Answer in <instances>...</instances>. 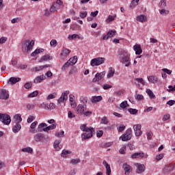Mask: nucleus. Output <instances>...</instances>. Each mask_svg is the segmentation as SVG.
I'll return each instance as SVG.
<instances>
[{"mask_svg":"<svg viewBox=\"0 0 175 175\" xmlns=\"http://www.w3.org/2000/svg\"><path fill=\"white\" fill-rule=\"evenodd\" d=\"M21 20V18L17 17V18L12 19L11 23L12 24H16V23H20Z\"/></svg>","mask_w":175,"mask_h":175,"instance_id":"6e6d98bb","label":"nucleus"},{"mask_svg":"<svg viewBox=\"0 0 175 175\" xmlns=\"http://www.w3.org/2000/svg\"><path fill=\"white\" fill-rule=\"evenodd\" d=\"M36 125H38V121H35L33 123H31L29 130L30 133H36V132H38V131H35Z\"/></svg>","mask_w":175,"mask_h":175,"instance_id":"412c9836","label":"nucleus"},{"mask_svg":"<svg viewBox=\"0 0 175 175\" xmlns=\"http://www.w3.org/2000/svg\"><path fill=\"white\" fill-rule=\"evenodd\" d=\"M135 81H136L135 82V84L137 88H140L139 84H142V85H145L146 84V82H144V79H143V78H135Z\"/></svg>","mask_w":175,"mask_h":175,"instance_id":"dca6fc26","label":"nucleus"},{"mask_svg":"<svg viewBox=\"0 0 175 175\" xmlns=\"http://www.w3.org/2000/svg\"><path fill=\"white\" fill-rule=\"evenodd\" d=\"M128 111L130 113V114L135 115V114H137L138 111L136 109L130 108L128 109Z\"/></svg>","mask_w":175,"mask_h":175,"instance_id":"603ef678","label":"nucleus"},{"mask_svg":"<svg viewBox=\"0 0 175 175\" xmlns=\"http://www.w3.org/2000/svg\"><path fill=\"white\" fill-rule=\"evenodd\" d=\"M88 14V12L87 11L81 12H79V17L81 18H85V17H87Z\"/></svg>","mask_w":175,"mask_h":175,"instance_id":"09e8293b","label":"nucleus"},{"mask_svg":"<svg viewBox=\"0 0 175 175\" xmlns=\"http://www.w3.org/2000/svg\"><path fill=\"white\" fill-rule=\"evenodd\" d=\"M146 94H148L150 99H155V94L150 89L146 90Z\"/></svg>","mask_w":175,"mask_h":175,"instance_id":"72a5a7b5","label":"nucleus"},{"mask_svg":"<svg viewBox=\"0 0 175 175\" xmlns=\"http://www.w3.org/2000/svg\"><path fill=\"white\" fill-rule=\"evenodd\" d=\"M13 120L16 124H20V122L23 121V118H21V114L18 113L15 115L13 118Z\"/></svg>","mask_w":175,"mask_h":175,"instance_id":"5701e85b","label":"nucleus"},{"mask_svg":"<svg viewBox=\"0 0 175 175\" xmlns=\"http://www.w3.org/2000/svg\"><path fill=\"white\" fill-rule=\"evenodd\" d=\"M144 98V96H143L142 94H139L136 93L135 95V98L137 100H142V99H143Z\"/></svg>","mask_w":175,"mask_h":175,"instance_id":"864d4df0","label":"nucleus"},{"mask_svg":"<svg viewBox=\"0 0 175 175\" xmlns=\"http://www.w3.org/2000/svg\"><path fill=\"white\" fill-rule=\"evenodd\" d=\"M72 151H69L66 149H64L61 153L62 158H68V155H70Z\"/></svg>","mask_w":175,"mask_h":175,"instance_id":"cd10ccee","label":"nucleus"},{"mask_svg":"<svg viewBox=\"0 0 175 175\" xmlns=\"http://www.w3.org/2000/svg\"><path fill=\"white\" fill-rule=\"evenodd\" d=\"M103 98L102 96H93L91 98L92 103H98V102H100Z\"/></svg>","mask_w":175,"mask_h":175,"instance_id":"a211bd4d","label":"nucleus"},{"mask_svg":"<svg viewBox=\"0 0 175 175\" xmlns=\"http://www.w3.org/2000/svg\"><path fill=\"white\" fill-rule=\"evenodd\" d=\"M21 81V78L20 77H10L8 81V83L13 85L14 84H16V83H18V81Z\"/></svg>","mask_w":175,"mask_h":175,"instance_id":"f3484780","label":"nucleus"},{"mask_svg":"<svg viewBox=\"0 0 175 175\" xmlns=\"http://www.w3.org/2000/svg\"><path fill=\"white\" fill-rule=\"evenodd\" d=\"M120 106L122 109H125L126 107H129V105H128V101H126V100H124L122 103H121Z\"/></svg>","mask_w":175,"mask_h":175,"instance_id":"a18cd8bd","label":"nucleus"},{"mask_svg":"<svg viewBox=\"0 0 175 175\" xmlns=\"http://www.w3.org/2000/svg\"><path fill=\"white\" fill-rule=\"evenodd\" d=\"M137 21H139V23H145L147 21V17L143 14L137 16L136 18Z\"/></svg>","mask_w":175,"mask_h":175,"instance_id":"c756f323","label":"nucleus"},{"mask_svg":"<svg viewBox=\"0 0 175 175\" xmlns=\"http://www.w3.org/2000/svg\"><path fill=\"white\" fill-rule=\"evenodd\" d=\"M7 41H8V38H6V37H1L0 38V44H3V43H6Z\"/></svg>","mask_w":175,"mask_h":175,"instance_id":"052dcab7","label":"nucleus"},{"mask_svg":"<svg viewBox=\"0 0 175 175\" xmlns=\"http://www.w3.org/2000/svg\"><path fill=\"white\" fill-rule=\"evenodd\" d=\"M96 136H97V137H102V136H103V131H102V130L97 131Z\"/></svg>","mask_w":175,"mask_h":175,"instance_id":"0e129e2a","label":"nucleus"},{"mask_svg":"<svg viewBox=\"0 0 175 175\" xmlns=\"http://www.w3.org/2000/svg\"><path fill=\"white\" fill-rule=\"evenodd\" d=\"M68 95H69V91L62 93L60 98L57 100V105L64 103V102L68 100Z\"/></svg>","mask_w":175,"mask_h":175,"instance_id":"1a4fd4ad","label":"nucleus"},{"mask_svg":"<svg viewBox=\"0 0 175 175\" xmlns=\"http://www.w3.org/2000/svg\"><path fill=\"white\" fill-rule=\"evenodd\" d=\"M100 124H104L105 125H107L109 124V120L107 117L104 116L101 118Z\"/></svg>","mask_w":175,"mask_h":175,"instance_id":"37998d69","label":"nucleus"},{"mask_svg":"<svg viewBox=\"0 0 175 175\" xmlns=\"http://www.w3.org/2000/svg\"><path fill=\"white\" fill-rule=\"evenodd\" d=\"M60 144H61V141H59L58 139H57L54 142L53 147L56 150V151H59V150H61L62 148V146H59Z\"/></svg>","mask_w":175,"mask_h":175,"instance_id":"4be33fe9","label":"nucleus"},{"mask_svg":"<svg viewBox=\"0 0 175 175\" xmlns=\"http://www.w3.org/2000/svg\"><path fill=\"white\" fill-rule=\"evenodd\" d=\"M114 73H116V70L113 68L110 67L109 72L107 75V79H110V78L113 77V76H114Z\"/></svg>","mask_w":175,"mask_h":175,"instance_id":"7c9ffc66","label":"nucleus"},{"mask_svg":"<svg viewBox=\"0 0 175 175\" xmlns=\"http://www.w3.org/2000/svg\"><path fill=\"white\" fill-rule=\"evenodd\" d=\"M117 17V15H109L108 16V18L106 19V23L109 24V23H111V21H114V19Z\"/></svg>","mask_w":175,"mask_h":175,"instance_id":"c9c22d12","label":"nucleus"},{"mask_svg":"<svg viewBox=\"0 0 175 175\" xmlns=\"http://www.w3.org/2000/svg\"><path fill=\"white\" fill-rule=\"evenodd\" d=\"M44 51V49H36L33 53H31V57H36L37 54H40Z\"/></svg>","mask_w":175,"mask_h":175,"instance_id":"473e14b6","label":"nucleus"},{"mask_svg":"<svg viewBox=\"0 0 175 175\" xmlns=\"http://www.w3.org/2000/svg\"><path fill=\"white\" fill-rule=\"evenodd\" d=\"M0 121L4 125H9L12 122V118L8 113H0Z\"/></svg>","mask_w":175,"mask_h":175,"instance_id":"39448f33","label":"nucleus"},{"mask_svg":"<svg viewBox=\"0 0 175 175\" xmlns=\"http://www.w3.org/2000/svg\"><path fill=\"white\" fill-rule=\"evenodd\" d=\"M58 10V8L55 7V3H53L50 8L51 13H55Z\"/></svg>","mask_w":175,"mask_h":175,"instance_id":"c03bdc74","label":"nucleus"},{"mask_svg":"<svg viewBox=\"0 0 175 175\" xmlns=\"http://www.w3.org/2000/svg\"><path fill=\"white\" fill-rule=\"evenodd\" d=\"M68 62L70 63L71 66H73V65L77 63V56H74L70 58Z\"/></svg>","mask_w":175,"mask_h":175,"instance_id":"2f4dec72","label":"nucleus"},{"mask_svg":"<svg viewBox=\"0 0 175 175\" xmlns=\"http://www.w3.org/2000/svg\"><path fill=\"white\" fill-rule=\"evenodd\" d=\"M175 163H170L165 165V167L163 170V173L166 174L169 173V172H172L174 169Z\"/></svg>","mask_w":175,"mask_h":175,"instance_id":"f8f14e48","label":"nucleus"},{"mask_svg":"<svg viewBox=\"0 0 175 175\" xmlns=\"http://www.w3.org/2000/svg\"><path fill=\"white\" fill-rule=\"evenodd\" d=\"M55 96H57V93L51 94L48 96L47 99H55Z\"/></svg>","mask_w":175,"mask_h":175,"instance_id":"680f3d73","label":"nucleus"},{"mask_svg":"<svg viewBox=\"0 0 175 175\" xmlns=\"http://www.w3.org/2000/svg\"><path fill=\"white\" fill-rule=\"evenodd\" d=\"M35 45V40H32L30 41L29 40H26L23 42L21 44L22 51L23 53H27V54L31 53L32 49H33V46Z\"/></svg>","mask_w":175,"mask_h":175,"instance_id":"7ed1b4c3","label":"nucleus"},{"mask_svg":"<svg viewBox=\"0 0 175 175\" xmlns=\"http://www.w3.org/2000/svg\"><path fill=\"white\" fill-rule=\"evenodd\" d=\"M124 135H126V136H127L128 139H132V129H128Z\"/></svg>","mask_w":175,"mask_h":175,"instance_id":"e433bc0d","label":"nucleus"},{"mask_svg":"<svg viewBox=\"0 0 175 175\" xmlns=\"http://www.w3.org/2000/svg\"><path fill=\"white\" fill-rule=\"evenodd\" d=\"M118 55L121 64H123L126 67L131 66V59L128 51L124 49H119Z\"/></svg>","mask_w":175,"mask_h":175,"instance_id":"f03ea898","label":"nucleus"},{"mask_svg":"<svg viewBox=\"0 0 175 175\" xmlns=\"http://www.w3.org/2000/svg\"><path fill=\"white\" fill-rule=\"evenodd\" d=\"M69 66H71L69 62H67L64 64L61 68L62 70H66L69 68Z\"/></svg>","mask_w":175,"mask_h":175,"instance_id":"8fccbe9b","label":"nucleus"},{"mask_svg":"<svg viewBox=\"0 0 175 175\" xmlns=\"http://www.w3.org/2000/svg\"><path fill=\"white\" fill-rule=\"evenodd\" d=\"M133 50L135 51L136 55H140L142 53H143V50H142V46H140V44L134 45Z\"/></svg>","mask_w":175,"mask_h":175,"instance_id":"2eb2a0df","label":"nucleus"},{"mask_svg":"<svg viewBox=\"0 0 175 175\" xmlns=\"http://www.w3.org/2000/svg\"><path fill=\"white\" fill-rule=\"evenodd\" d=\"M148 155L144 152H135L131 155L132 159H136V158H147Z\"/></svg>","mask_w":175,"mask_h":175,"instance_id":"4468645a","label":"nucleus"},{"mask_svg":"<svg viewBox=\"0 0 175 175\" xmlns=\"http://www.w3.org/2000/svg\"><path fill=\"white\" fill-rule=\"evenodd\" d=\"M81 103H83L84 105L79 104L77 107V111L78 114H83L85 111V109H87V104L83 100L81 101Z\"/></svg>","mask_w":175,"mask_h":175,"instance_id":"9d476101","label":"nucleus"},{"mask_svg":"<svg viewBox=\"0 0 175 175\" xmlns=\"http://www.w3.org/2000/svg\"><path fill=\"white\" fill-rule=\"evenodd\" d=\"M0 99H3L4 100L9 99V93L4 89H1L0 91Z\"/></svg>","mask_w":175,"mask_h":175,"instance_id":"ddd939ff","label":"nucleus"},{"mask_svg":"<svg viewBox=\"0 0 175 175\" xmlns=\"http://www.w3.org/2000/svg\"><path fill=\"white\" fill-rule=\"evenodd\" d=\"M38 95H39V92L35 91V92L30 93L28 95V98H35V96H38Z\"/></svg>","mask_w":175,"mask_h":175,"instance_id":"de8ad7c7","label":"nucleus"},{"mask_svg":"<svg viewBox=\"0 0 175 175\" xmlns=\"http://www.w3.org/2000/svg\"><path fill=\"white\" fill-rule=\"evenodd\" d=\"M133 129L135 136L139 137L142 136L143 132H142V124H135L133 126Z\"/></svg>","mask_w":175,"mask_h":175,"instance_id":"9b49d317","label":"nucleus"},{"mask_svg":"<svg viewBox=\"0 0 175 175\" xmlns=\"http://www.w3.org/2000/svg\"><path fill=\"white\" fill-rule=\"evenodd\" d=\"M33 139L36 143H39L40 142H43L44 143H46V142H49V136H44V134L38 133L36 134L33 137Z\"/></svg>","mask_w":175,"mask_h":175,"instance_id":"20e7f679","label":"nucleus"},{"mask_svg":"<svg viewBox=\"0 0 175 175\" xmlns=\"http://www.w3.org/2000/svg\"><path fill=\"white\" fill-rule=\"evenodd\" d=\"M103 165H104L106 168L107 175L111 174V169L110 168L109 163H107V161H103Z\"/></svg>","mask_w":175,"mask_h":175,"instance_id":"b1692460","label":"nucleus"},{"mask_svg":"<svg viewBox=\"0 0 175 175\" xmlns=\"http://www.w3.org/2000/svg\"><path fill=\"white\" fill-rule=\"evenodd\" d=\"M159 13L162 16H167V14H169V13H170V11L166 10L165 9H162V10H159Z\"/></svg>","mask_w":175,"mask_h":175,"instance_id":"ea45409f","label":"nucleus"},{"mask_svg":"<svg viewBox=\"0 0 175 175\" xmlns=\"http://www.w3.org/2000/svg\"><path fill=\"white\" fill-rule=\"evenodd\" d=\"M136 166V173L137 174H142V173H144L146 170V165L144 164H141L139 163H137L135 164Z\"/></svg>","mask_w":175,"mask_h":175,"instance_id":"6e6552de","label":"nucleus"},{"mask_svg":"<svg viewBox=\"0 0 175 175\" xmlns=\"http://www.w3.org/2000/svg\"><path fill=\"white\" fill-rule=\"evenodd\" d=\"M123 169L125 172L124 174L125 175H129V173L131 172V165L124 163L123 164Z\"/></svg>","mask_w":175,"mask_h":175,"instance_id":"a878e982","label":"nucleus"},{"mask_svg":"<svg viewBox=\"0 0 175 175\" xmlns=\"http://www.w3.org/2000/svg\"><path fill=\"white\" fill-rule=\"evenodd\" d=\"M35 120V116H29V118H27V122L29 124Z\"/></svg>","mask_w":175,"mask_h":175,"instance_id":"774afa93","label":"nucleus"},{"mask_svg":"<svg viewBox=\"0 0 175 175\" xmlns=\"http://www.w3.org/2000/svg\"><path fill=\"white\" fill-rule=\"evenodd\" d=\"M105 61H106L105 57H96L91 60L90 65L91 66H99V65L105 64Z\"/></svg>","mask_w":175,"mask_h":175,"instance_id":"423d86ee","label":"nucleus"},{"mask_svg":"<svg viewBox=\"0 0 175 175\" xmlns=\"http://www.w3.org/2000/svg\"><path fill=\"white\" fill-rule=\"evenodd\" d=\"M140 0H133L131 1V3L130 4V8H131L132 9H133V8H135V6H137Z\"/></svg>","mask_w":175,"mask_h":175,"instance_id":"58836bf2","label":"nucleus"},{"mask_svg":"<svg viewBox=\"0 0 175 175\" xmlns=\"http://www.w3.org/2000/svg\"><path fill=\"white\" fill-rule=\"evenodd\" d=\"M21 130V124L20 123H16V124L12 128V132L14 133H18Z\"/></svg>","mask_w":175,"mask_h":175,"instance_id":"aec40b11","label":"nucleus"},{"mask_svg":"<svg viewBox=\"0 0 175 175\" xmlns=\"http://www.w3.org/2000/svg\"><path fill=\"white\" fill-rule=\"evenodd\" d=\"M126 150V146H123L119 150V152L122 154V155L125 154V151Z\"/></svg>","mask_w":175,"mask_h":175,"instance_id":"bf43d9fd","label":"nucleus"},{"mask_svg":"<svg viewBox=\"0 0 175 175\" xmlns=\"http://www.w3.org/2000/svg\"><path fill=\"white\" fill-rule=\"evenodd\" d=\"M83 116H84L85 117H90V116L92 115V111H84L83 113Z\"/></svg>","mask_w":175,"mask_h":175,"instance_id":"4d7b16f0","label":"nucleus"},{"mask_svg":"<svg viewBox=\"0 0 175 175\" xmlns=\"http://www.w3.org/2000/svg\"><path fill=\"white\" fill-rule=\"evenodd\" d=\"M159 5L160 6V8H166V0H164V1L161 0Z\"/></svg>","mask_w":175,"mask_h":175,"instance_id":"13d9d810","label":"nucleus"},{"mask_svg":"<svg viewBox=\"0 0 175 175\" xmlns=\"http://www.w3.org/2000/svg\"><path fill=\"white\" fill-rule=\"evenodd\" d=\"M43 80H46V76L44 75H40L33 80V83L38 84V83H42Z\"/></svg>","mask_w":175,"mask_h":175,"instance_id":"6ab92c4d","label":"nucleus"},{"mask_svg":"<svg viewBox=\"0 0 175 175\" xmlns=\"http://www.w3.org/2000/svg\"><path fill=\"white\" fill-rule=\"evenodd\" d=\"M44 126H47V124L46 123H41L38 125V132H43V129L42 128H44Z\"/></svg>","mask_w":175,"mask_h":175,"instance_id":"49530a36","label":"nucleus"},{"mask_svg":"<svg viewBox=\"0 0 175 175\" xmlns=\"http://www.w3.org/2000/svg\"><path fill=\"white\" fill-rule=\"evenodd\" d=\"M148 80L149 83H151L152 84H155V83L158 82V77L150 76V77H148Z\"/></svg>","mask_w":175,"mask_h":175,"instance_id":"bb28decb","label":"nucleus"},{"mask_svg":"<svg viewBox=\"0 0 175 175\" xmlns=\"http://www.w3.org/2000/svg\"><path fill=\"white\" fill-rule=\"evenodd\" d=\"M107 34L109 36V38H113V36L116 35V31L111 30L107 32Z\"/></svg>","mask_w":175,"mask_h":175,"instance_id":"e2e57ef3","label":"nucleus"},{"mask_svg":"<svg viewBox=\"0 0 175 175\" xmlns=\"http://www.w3.org/2000/svg\"><path fill=\"white\" fill-rule=\"evenodd\" d=\"M57 128V124H53L51 126H49L43 129L44 132H49V131H51L53 129H55Z\"/></svg>","mask_w":175,"mask_h":175,"instance_id":"c85d7f7f","label":"nucleus"},{"mask_svg":"<svg viewBox=\"0 0 175 175\" xmlns=\"http://www.w3.org/2000/svg\"><path fill=\"white\" fill-rule=\"evenodd\" d=\"M49 59H53V57H51L50 55H45L41 57L40 62H43V61H49Z\"/></svg>","mask_w":175,"mask_h":175,"instance_id":"f704fd0d","label":"nucleus"},{"mask_svg":"<svg viewBox=\"0 0 175 175\" xmlns=\"http://www.w3.org/2000/svg\"><path fill=\"white\" fill-rule=\"evenodd\" d=\"M105 76H106V71H103L101 72H97L95 75L94 78L92 79V82L93 83H99V81L102 80V79H103V77H105Z\"/></svg>","mask_w":175,"mask_h":175,"instance_id":"0eeeda50","label":"nucleus"},{"mask_svg":"<svg viewBox=\"0 0 175 175\" xmlns=\"http://www.w3.org/2000/svg\"><path fill=\"white\" fill-rule=\"evenodd\" d=\"M80 129L82 131V132H85L81 135L82 140L91 139V137L95 135V129L92 126L88 127L87 124L81 125Z\"/></svg>","mask_w":175,"mask_h":175,"instance_id":"f257e3e1","label":"nucleus"},{"mask_svg":"<svg viewBox=\"0 0 175 175\" xmlns=\"http://www.w3.org/2000/svg\"><path fill=\"white\" fill-rule=\"evenodd\" d=\"M45 110H54L55 109V104L51 103L49 104H44Z\"/></svg>","mask_w":175,"mask_h":175,"instance_id":"393cba45","label":"nucleus"},{"mask_svg":"<svg viewBox=\"0 0 175 175\" xmlns=\"http://www.w3.org/2000/svg\"><path fill=\"white\" fill-rule=\"evenodd\" d=\"M68 39H80V36H79L78 34H72L68 36Z\"/></svg>","mask_w":175,"mask_h":175,"instance_id":"5fc2aeb1","label":"nucleus"},{"mask_svg":"<svg viewBox=\"0 0 175 175\" xmlns=\"http://www.w3.org/2000/svg\"><path fill=\"white\" fill-rule=\"evenodd\" d=\"M64 55H69V54H70V50H69L68 49H64L62 51L60 55H64Z\"/></svg>","mask_w":175,"mask_h":175,"instance_id":"3c124183","label":"nucleus"},{"mask_svg":"<svg viewBox=\"0 0 175 175\" xmlns=\"http://www.w3.org/2000/svg\"><path fill=\"white\" fill-rule=\"evenodd\" d=\"M112 88L111 85H109L107 83H105L103 85V90H110V88Z\"/></svg>","mask_w":175,"mask_h":175,"instance_id":"69168bd1","label":"nucleus"},{"mask_svg":"<svg viewBox=\"0 0 175 175\" xmlns=\"http://www.w3.org/2000/svg\"><path fill=\"white\" fill-rule=\"evenodd\" d=\"M64 135H65V131H62L61 133H55V136H56V137H61V136H64Z\"/></svg>","mask_w":175,"mask_h":175,"instance_id":"338daca9","label":"nucleus"},{"mask_svg":"<svg viewBox=\"0 0 175 175\" xmlns=\"http://www.w3.org/2000/svg\"><path fill=\"white\" fill-rule=\"evenodd\" d=\"M80 159H72L70 160V163H71V165H77V163H80Z\"/></svg>","mask_w":175,"mask_h":175,"instance_id":"79ce46f5","label":"nucleus"},{"mask_svg":"<svg viewBox=\"0 0 175 175\" xmlns=\"http://www.w3.org/2000/svg\"><path fill=\"white\" fill-rule=\"evenodd\" d=\"M119 139L120 140H122V142H128L129 140H131V138H128V136L125 134L122 135Z\"/></svg>","mask_w":175,"mask_h":175,"instance_id":"a19ab883","label":"nucleus"},{"mask_svg":"<svg viewBox=\"0 0 175 175\" xmlns=\"http://www.w3.org/2000/svg\"><path fill=\"white\" fill-rule=\"evenodd\" d=\"M23 152H28L29 154H32L33 152V150L32 148L27 147L22 149Z\"/></svg>","mask_w":175,"mask_h":175,"instance_id":"4c0bfd02","label":"nucleus"}]
</instances>
